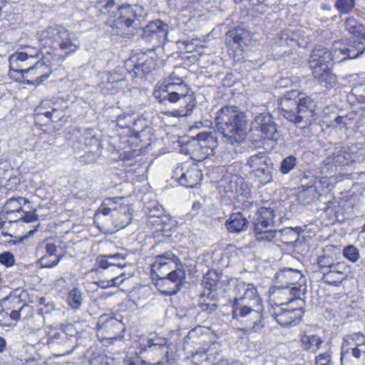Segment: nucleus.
<instances>
[{
    "label": "nucleus",
    "instance_id": "nucleus-1",
    "mask_svg": "<svg viewBox=\"0 0 365 365\" xmlns=\"http://www.w3.org/2000/svg\"><path fill=\"white\" fill-rule=\"evenodd\" d=\"M38 41L44 47L47 48L44 53L49 56H44L42 62L37 61L31 66L29 63V55L24 51V73L34 74V79L24 80V83L41 84L51 74V66L59 60H64L68 55L74 53L80 46V41L76 35L61 25L47 26L38 33Z\"/></svg>",
    "mask_w": 365,
    "mask_h": 365
},
{
    "label": "nucleus",
    "instance_id": "nucleus-2",
    "mask_svg": "<svg viewBox=\"0 0 365 365\" xmlns=\"http://www.w3.org/2000/svg\"><path fill=\"white\" fill-rule=\"evenodd\" d=\"M232 317L245 325L247 332H258L264 327V307L256 287L237 281L234 289Z\"/></svg>",
    "mask_w": 365,
    "mask_h": 365
},
{
    "label": "nucleus",
    "instance_id": "nucleus-3",
    "mask_svg": "<svg viewBox=\"0 0 365 365\" xmlns=\"http://www.w3.org/2000/svg\"><path fill=\"white\" fill-rule=\"evenodd\" d=\"M215 124L227 142L233 145H240L247 135V119L245 114L237 107L227 106L216 113Z\"/></svg>",
    "mask_w": 365,
    "mask_h": 365
},
{
    "label": "nucleus",
    "instance_id": "nucleus-4",
    "mask_svg": "<svg viewBox=\"0 0 365 365\" xmlns=\"http://www.w3.org/2000/svg\"><path fill=\"white\" fill-rule=\"evenodd\" d=\"M102 216H109L117 230L123 229L130 223L131 208L124 203L123 198H108L98 208L95 220H100Z\"/></svg>",
    "mask_w": 365,
    "mask_h": 365
},
{
    "label": "nucleus",
    "instance_id": "nucleus-5",
    "mask_svg": "<svg viewBox=\"0 0 365 365\" xmlns=\"http://www.w3.org/2000/svg\"><path fill=\"white\" fill-rule=\"evenodd\" d=\"M341 365H365V335L353 333L343 338Z\"/></svg>",
    "mask_w": 365,
    "mask_h": 365
},
{
    "label": "nucleus",
    "instance_id": "nucleus-6",
    "mask_svg": "<svg viewBox=\"0 0 365 365\" xmlns=\"http://www.w3.org/2000/svg\"><path fill=\"white\" fill-rule=\"evenodd\" d=\"M191 92V88L185 83L181 78L172 74L167 80L156 84L153 96L160 103L165 104L173 98L183 96Z\"/></svg>",
    "mask_w": 365,
    "mask_h": 365
},
{
    "label": "nucleus",
    "instance_id": "nucleus-7",
    "mask_svg": "<svg viewBox=\"0 0 365 365\" xmlns=\"http://www.w3.org/2000/svg\"><path fill=\"white\" fill-rule=\"evenodd\" d=\"M245 168H248L250 178L260 185H267L272 181V163L264 152H258L250 156Z\"/></svg>",
    "mask_w": 365,
    "mask_h": 365
},
{
    "label": "nucleus",
    "instance_id": "nucleus-8",
    "mask_svg": "<svg viewBox=\"0 0 365 365\" xmlns=\"http://www.w3.org/2000/svg\"><path fill=\"white\" fill-rule=\"evenodd\" d=\"M276 279L277 282L283 287V289L277 292L279 294L287 295L292 293L294 297H301L305 292L304 277L297 269L292 268L281 269L276 274Z\"/></svg>",
    "mask_w": 365,
    "mask_h": 365
},
{
    "label": "nucleus",
    "instance_id": "nucleus-9",
    "mask_svg": "<svg viewBox=\"0 0 365 365\" xmlns=\"http://www.w3.org/2000/svg\"><path fill=\"white\" fill-rule=\"evenodd\" d=\"M217 146V140L215 135L208 133H199L197 137L189 141L186 145L188 153L197 160H202L212 155Z\"/></svg>",
    "mask_w": 365,
    "mask_h": 365
},
{
    "label": "nucleus",
    "instance_id": "nucleus-10",
    "mask_svg": "<svg viewBox=\"0 0 365 365\" xmlns=\"http://www.w3.org/2000/svg\"><path fill=\"white\" fill-rule=\"evenodd\" d=\"M274 213L271 207H261L255 222V234L259 241H271L275 237V231L267 229L274 224Z\"/></svg>",
    "mask_w": 365,
    "mask_h": 365
},
{
    "label": "nucleus",
    "instance_id": "nucleus-11",
    "mask_svg": "<svg viewBox=\"0 0 365 365\" xmlns=\"http://www.w3.org/2000/svg\"><path fill=\"white\" fill-rule=\"evenodd\" d=\"M143 11L142 6L135 5L131 6L130 5H123L118 9L119 18L117 24L120 26V35L128 36L132 34L135 28L138 26L136 22L138 16H141Z\"/></svg>",
    "mask_w": 365,
    "mask_h": 365
},
{
    "label": "nucleus",
    "instance_id": "nucleus-12",
    "mask_svg": "<svg viewBox=\"0 0 365 365\" xmlns=\"http://www.w3.org/2000/svg\"><path fill=\"white\" fill-rule=\"evenodd\" d=\"M173 177L181 185L190 188L200 185L202 180L201 170L196 165L190 163L178 165L174 170Z\"/></svg>",
    "mask_w": 365,
    "mask_h": 365
},
{
    "label": "nucleus",
    "instance_id": "nucleus-13",
    "mask_svg": "<svg viewBox=\"0 0 365 365\" xmlns=\"http://www.w3.org/2000/svg\"><path fill=\"white\" fill-rule=\"evenodd\" d=\"M185 279V273L182 269H177L169 275L158 277L156 286L164 295L175 294L180 290Z\"/></svg>",
    "mask_w": 365,
    "mask_h": 365
},
{
    "label": "nucleus",
    "instance_id": "nucleus-14",
    "mask_svg": "<svg viewBox=\"0 0 365 365\" xmlns=\"http://www.w3.org/2000/svg\"><path fill=\"white\" fill-rule=\"evenodd\" d=\"M72 146L77 151L96 152L99 150L100 142L92 130H76L72 133Z\"/></svg>",
    "mask_w": 365,
    "mask_h": 365
},
{
    "label": "nucleus",
    "instance_id": "nucleus-15",
    "mask_svg": "<svg viewBox=\"0 0 365 365\" xmlns=\"http://www.w3.org/2000/svg\"><path fill=\"white\" fill-rule=\"evenodd\" d=\"M179 259L172 253L166 252L156 256L152 264V274L157 278L169 275L178 267Z\"/></svg>",
    "mask_w": 365,
    "mask_h": 365
},
{
    "label": "nucleus",
    "instance_id": "nucleus-16",
    "mask_svg": "<svg viewBox=\"0 0 365 365\" xmlns=\"http://www.w3.org/2000/svg\"><path fill=\"white\" fill-rule=\"evenodd\" d=\"M168 102L175 104L178 108L173 110L167 111L165 115L169 117L175 118L187 117L190 115L197 104L193 91L183 96L173 98Z\"/></svg>",
    "mask_w": 365,
    "mask_h": 365
},
{
    "label": "nucleus",
    "instance_id": "nucleus-17",
    "mask_svg": "<svg viewBox=\"0 0 365 365\" xmlns=\"http://www.w3.org/2000/svg\"><path fill=\"white\" fill-rule=\"evenodd\" d=\"M64 116L63 108L56 106L50 100H43L36 108V120H41L43 117L46 118L45 124L50 121H61Z\"/></svg>",
    "mask_w": 365,
    "mask_h": 365
},
{
    "label": "nucleus",
    "instance_id": "nucleus-18",
    "mask_svg": "<svg viewBox=\"0 0 365 365\" xmlns=\"http://www.w3.org/2000/svg\"><path fill=\"white\" fill-rule=\"evenodd\" d=\"M253 128L260 131L264 138L276 140L277 138V132L276 125L273 123L272 116L262 113L255 118L252 123Z\"/></svg>",
    "mask_w": 365,
    "mask_h": 365
},
{
    "label": "nucleus",
    "instance_id": "nucleus-19",
    "mask_svg": "<svg viewBox=\"0 0 365 365\" xmlns=\"http://www.w3.org/2000/svg\"><path fill=\"white\" fill-rule=\"evenodd\" d=\"M272 314L280 325L287 327L299 323L302 317V311L301 309L282 307L274 309Z\"/></svg>",
    "mask_w": 365,
    "mask_h": 365
},
{
    "label": "nucleus",
    "instance_id": "nucleus-20",
    "mask_svg": "<svg viewBox=\"0 0 365 365\" xmlns=\"http://www.w3.org/2000/svg\"><path fill=\"white\" fill-rule=\"evenodd\" d=\"M130 61L133 63V71L138 76L150 73L156 66V58L153 54L141 53L133 56Z\"/></svg>",
    "mask_w": 365,
    "mask_h": 365
},
{
    "label": "nucleus",
    "instance_id": "nucleus-21",
    "mask_svg": "<svg viewBox=\"0 0 365 365\" xmlns=\"http://www.w3.org/2000/svg\"><path fill=\"white\" fill-rule=\"evenodd\" d=\"M297 102L290 98H282L279 102V109L280 115L290 122L294 123H300L307 115H297Z\"/></svg>",
    "mask_w": 365,
    "mask_h": 365
},
{
    "label": "nucleus",
    "instance_id": "nucleus-22",
    "mask_svg": "<svg viewBox=\"0 0 365 365\" xmlns=\"http://www.w3.org/2000/svg\"><path fill=\"white\" fill-rule=\"evenodd\" d=\"M167 346H168V340L158 334H151L147 338L140 337L139 339L138 348L139 351L138 354H142L148 349L156 350Z\"/></svg>",
    "mask_w": 365,
    "mask_h": 365
},
{
    "label": "nucleus",
    "instance_id": "nucleus-23",
    "mask_svg": "<svg viewBox=\"0 0 365 365\" xmlns=\"http://www.w3.org/2000/svg\"><path fill=\"white\" fill-rule=\"evenodd\" d=\"M104 262H101V267L105 269V274L120 272V268L125 265L126 255L123 253H116L115 255H105Z\"/></svg>",
    "mask_w": 365,
    "mask_h": 365
},
{
    "label": "nucleus",
    "instance_id": "nucleus-24",
    "mask_svg": "<svg viewBox=\"0 0 365 365\" xmlns=\"http://www.w3.org/2000/svg\"><path fill=\"white\" fill-rule=\"evenodd\" d=\"M347 267L342 262H337L328 271H323V279L331 284H336L346 278Z\"/></svg>",
    "mask_w": 365,
    "mask_h": 365
},
{
    "label": "nucleus",
    "instance_id": "nucleus-25",
    "mask_svg": "<svg viewBox=\"0 0 365 365\" xmlns=\"http://www.w3.org/2000/svg\"><path fill=\"white\" fill-rule=\"evenodd\" d=\"M332 57L330 52L325 48H317L312 51L309 58L311 68L314 67L329 66Z\"/></svg>",
    "mask_w": 365,
    "mask_h": 365
},
{
    "label": "nucleus",
    "instance_id": "nucleus-26",
    "mask_svg": "<svg viewBox=\"0 0 365 365\" xmlns=\"http://www.w3.org/2000/svg\"><path fill=\"white\" fill-rule=\"evenodd\" d=\"M21 210V203L19 202L18 199L11 198L8 200L4 206V212L1 214V217L0 218V227L3 228L4 225L6 224L5 222H3V219L8 220L9 223L12 222H17L19 220L23 218L22 216L15 218L12 217V215L19 213L20 214V210Z\"/></svg>",
    "mask_w": 365,
    "mask_h": 365
},
{
    "label": "nucleus",
    "instance_id": "nucleus-27",
    "mask_svg": "<svg viewBox=\"0 0 365 365\" xmlns=\"http://www.w3.org/2000/svg\"><path fill=\"white\" fill-rule=\"evenodd\" d=\"M98 326V335H103L106 332L108 334L109 331L115 332L116 330H123V324L120 320L107 314H103L100 317Z\"/></svg>",
    "mask_w": 365,
    "mask_h": 365
},
{
    "label": "nucleus",
    "instance_id": "nucleus-28",
    "mask_svg": "<svg viewBox=\"0 0 365 365\" xmlns=\"http://www.w3.org/2000/svg\"><path fill=\"white\" fill-rule=\"evenodd\" d=\"M23 53L16 52L9 57L10 70L9 75L18 83L23 81Z\"/></svg>",
    "mask_w": 365,
    "mask_h": 365
},
{
    "label": "nucleus",
    "instance_id": "nucleus-29",
    "mask_svg": "<svg viewBox=\"0 0 365 365\" xmlns=\"http://www.w3.org/2000/svg\"><path fill=\"white\" fill-rule=\"evenodd\" d=\"M168 25L160 20L149 23L144 29V35L148 38H166L168 36Z\"/></svg>",
    "mask_w": 365,
    "mask_h": 365
},
{
    "label": "nucleus",
    "instance_id": "nucleus-30",
    "mask_svg": "<svg viewBox=\"0 0 365 365\" xmlns=\"http://www.w3.org/2000/svg\"><path fill=\"white\" fill-rule=\"evenodd\" d=\"M101 278L97 284L101 288L106 289L113 286H118L124 281L123 274L120 272L115 271L109 274H105V269L100 273Z\"/></svg>",
    "mask_w": 365,
    "mask_h": 365
},
{
    "label": "nucleus",
    "instance_id": "nucleus-31",
    "mask_svg": "<svg viewBox=\"0 0 365 365\" xmlns=\"http://www.w3.org/2000/svg\"><path fill=\"white\" fill-rule=\"evenodd\" d=\"M314 78L321 85L327 86L336 80L334 74L331 72L329 66L314 67L311 68Z\"/></svg>",
    "mask_w": 365,
    "mask_h": 365
},
{
    "label": "nucleus",
    "instance_id": "nucleus-32",
    "mask_svg": "<svg viewBox=\"0 0 365 365\" xmlns=\"http://www.w3.org/2000/svg\"><path fill=\"white\" fill-rule=\"evenodd\" d=\"M350 162H353L350 153L339 152L325 159L324 169L328 171L332 166L346 165H349Z\"/></svg>",
    "mask_w": 365,
    "mask_h": 365
},
{
    "label": "nucleus",
    "instance_id": "nucleus-33",
    "mask_svg": "<svg viewBox=\"0 0 365 365\" xmlns=\"http://www.w3.org/2000/svg\"><path fill=\"white\" fill-rule=\"evenodd\" d=\"M300 341L302 346L304 350L313 353H315L319 350L324 343V341L320 336L307 334H303L301 335Z\"/></svg>",
    "mask_w": 365,
    "mask_h": 365
},
{
    "label": "nucleus",
    "instance_id": "nucleus-34",
    "mask_svg": "<svg viewBox=\"0 0 365 365\" xmlns=\"http://www.w3.org/2000/svg\"><path fill=\"white\" fill-rule=\"evenodd\" d=\"M247 221L241 213H232L227 222V228L231 232H240L246 230Z\"/></svg>",
    "mask_w": 365,
    "mask_h": 365
},
{
    "label": "nucleus",
    "instance_id": "nucleus-35",
    "mask_svg": "<svg viewBox=\"0 0 365 365\" xmlns=\"http://www.w3.org/2000/svg\"><path fill=\"white\" fill-rule=\"evenodd\" d=\"M344 26L345 29L351 34L365 40V27L354 18H348L344 23Z\"/></svg>",
    "mask_w": 365,
    "mask_h": 365
},
{
    "label": "nucleus",
    "instance_id": "nucleus-36",
    "mask_svg": "<svg viewBox=\"0 0 365 365\" xmlns=\"http://www.w3.org/2000/svg\"><path fill=\"white\" fill-rule=\"evenodd\" d=\"M344 45L347 59L356 58L365 51V46L359 41H350Z\"/></svg>",
    "mask_w": 365,
    "mask_h": 365
},
{
    "label": "nucleus",
    "instance_id": "nucleus-37",
    "mask_svg": "<svg viewBox=\"0 0 365 365\" xmlns=\"http://www.w3.org/2000/svg\"><path fill=\"white\" fill-rule=\"evenodd\" d=\"M297 113L298 115H307L304 118L308 119L309 117L313 116L314 103L309 97L302 98L297 103Z\"/></svg>",
    "mask_w": 365,
    "mask_h": 365
},
{
    "label": "nucleus",
    "instance_id": "nucleus-38",
    "mask_svg": "<svg viewBox=\"0 0 365 365\" xmlns=\"http://www.w3.org/2000/svg\"><path fill=\"white\" fill-rule=\"evenodd\" d=\"M23 308L21 306L18 311H12L9 314L8 312L2 310L0 312V326L3 328H9L13 326L14 321L20 318V311Z\"/></svg>",
    "mask_w": 365,
    "mask_h": 365
},
{
    "label": "nucleus",
    "instance_id": "nucleus-39",
    "mask_svg": "<svg viewBox=\"0 0 365 365\" xmlns=\"http://www.w3.org/2000/svg\"><path fill=\"white\" fill-rule=\"evenodd\" d=\"M332 57L331 61L340 63L347 59L345 45L341 41L335 42L331 47V51H329Z\"/></svg>",
    "mask_w": 365,
    "mask_h": 365
},
{
    "label": "nucleus",
    "instance_id": "nucleus-40",
    "mask_svg": "<svg viewBox=\"0 0 365 365\" xmlns=\"http://www.w3.org/2000/svg\"><path fill=\"white\" fill-rule=\"evenodd\" d=\"M282 289L283 287L278 288L277 290L274 291L271 295V301L274 302V304L277 307V308L287 305L289 302H292L294 299L296 298L293 296L292 293L287 294V295L279 294L277 292ZM297 298L299 299L300 297Z\"/></svg>",
    "mask_w": 365,
    "mask_h": 365
},
{
    "label": "nucleus",
    "instance_id": "nucleus-41",
    "mask_svg": "<svg viewBox=\"0 0 365 365\" xmlns=\"http://www.w3.org/2000/svg\"><path fill=\"white\" fill-rule=\"evenodd\" d=\"M318 195L319 193L314 186H309L299 192L297 200L300 203L306 205L314 200Z\"/></svg>",
    "mask_w": 365,
    "mask_h": 365
},
{
    "label": "nucleus",
    "instance_id": "nucleus-42",
    "mask_svg": "<svg viewBox=\"0 0 365 365\" xmlns=\"http://www.w3.org/2000/svg\"><path fill=\"white\" fill-rule=\"evenodd\" d=\"M82 292L78 288L75 287L69 292L67 302L71 308L78 309L82 304Z\"/></svg>",
    "mask_w": 365,
    "mask_h": 365
},
{
    "label": "nucleus",
    "instance_id": "nucleus-43",
    "mask_svg": "<svg viewBox=\"0 0 365 365\" xmlns=\"http://www.w3.org/2000/svg\"><path fill=\"white\" fill-rule=\"evenodd\" d=\"M353 114H346L345 115L337 116L334 118L331 125L334 128L339 130H346L347 126L350 125L354 120Z\"/></svg>",
    "mask_w": 365,
    "mask_h": 365
},
{
    "label": "nucleus",
    "instance_id": "nucleus-44",
    "mask_svg": "<svg viewBox=\"0 0 365 365\" xmlns=\"http://www.w3.org/2000/svg\"><path fill=\"white\" fill-rule=\"evenodd\" d=\"M56 246L51 242H48L46 245V255L43 258L45 260L47 257H52L51 263L46 264L44 266L47 267H52L56 266L59 262V257L56 255Z\"/></svg>",
    "mask_w": 365,
    "mask_h": 365
},
{
    "label": "nucleus",
    "instance_id": "nucleus-45",
    "mask_svg": "<svg viewBox=\"0 0 365 365\" xmlns=\"http://www.w3.org/2000/svg\"><path fill=\"white\" fill-rule=\"evenodd\" d=\"M355 6V0H336L335 9L341 14H348Z\"/></svg>",
    "mask_w": 365,
    "mask_h": 365
},
{
    "label": "nucleus",
    "instance_id": "nucleus-46",
    "mask_svg": "<svg viewBox=\"0 0 365 365\" xmlns=\"http://www.w3.org/2000/svg\"><path fill=\"white\" fill-rule=\"evenodd\" d=\"M133 113H123L122 115H119L116 119L118 126L121 128H125L135 125L137 123V120L135 118H133Z\"/></svg>",
    "mask_w": 365,
    "mask_h": 365
},
{
    "label": "nucleus",
    "instance_id": "nucleus-47",
    "mask_svg": "<svg viewBox=\"0 0 365 365\" xmlns=\"http://www.w3.org/2000/svg\"><path fill=\"white\" fill-rule=\"evenodd\" d=\"M344 257L352 262H356L360 257L359 250L354 245H349L343 250Z\"/></svg>",
    "mask_w": 365,
    "mask_h": 365
},
{
    "label": "nucleus",
    "instance_id": "nucleus-48",
    "mask_svg": "<svg viewBox=\"0 0 365 365\" xmlns=\"http://www.w3.org/2000/svg\"><path fill=\"white\" fill-rule=\"evenodd\" d=\"M231 35L233 36L234 41L240 45L242 41L250 37V33L248 30L242 28H237L235 31L231 32Z\"/></svg>",
    "mask_w": 365,
    "mask_h": 365
},
{
    "label": "nucleus",
    "instance_id": "nucleus-49",
    "mask_svg": "<svg viewBox=\"0 0 365 365\" xmlns=\"http://www.w3.org/2000/svg\"><path fill=\"white\" fill-rule=\"evenodd\" d=\"M296 165V158L289 155L284 159L281 163L280 170L283 174L289 173Z\"/></svg>",
    "mask_w": 365,
    "mask_h": 365
},
{
    "label": "nucleus",
    "instance_id": "nucleus-50",
    "mask_svg": "<svg viewBox=\"0 0 365 365\" xmlns=\"http://www.w3.org/2000/svg\"><path fill=\"white\" fill-rule=\"evenodd\" d=\"M331 352L329 350L317 355L315 358V365H333Z\"/></svg>",
    "mask_w": 365,
    "mask_h": 365
},
{
    "label": "nucleus",
    "instance_id": "nucleus-51",
    "mask_svg": "<svg viewBox=\"0 0 365 365\" xmlns=\"http://www.w3.org/2000/svg\"><path fill=\"white\" fill-rule=\"evenodd\" d=\"M80 326V323L77 322L67 323L63 325L62 331L66 335L74 336L78 332V328Z\"/></svg>",
    "mask_w": 365,
    "mask_h": 365
},
{
    "label": "nucleus",
    "instance_id": "nucleus-52",
    "mask_svg": "<svg viewBox=\"0 0 365 365\" xmlns=\"http://www.w3.org/2000/svg\"><path fill=\"white\" fill-rule=\"evenodd\" d=\"M318 263L322 272L324 270L328 271L331 269V267L336 264L334 262L332 257L325 255L318 259Z\"/></svg>",
    "mask_w": 365,
    "mask_h": 365
},
{
    "label": "nucleus",
    "instance_id": "nucleus-53",
    "mask_svg": "<svg viewBox=\"0 0 365 365\" xmlns=\"http://www.w3.org/2000/svg\"><path fill=\"white\" fill-rule=\"evenodd\" d=\"M15 262L14 255L9 252H4L0 254V263L6 267H11Z\"/></svg>",
    "mask_w": 365,
    "mask_h": 365
},
{
    "label": "nucleus",
    "instance_id": "nucleus-54",
    "mask_svg": "<svg viewBox=\"0 0 365 365\" xmlns=\"http://www.w3.org/2000/svg\"><path fill=\"white\" fill-rule=\"evenodd\" d=\"M148 224H150L153 226L155 231H163L164 225L163 221L160 217L151 216L150 217Z\"/></svg>",
    "mask_w": 365,
    "mask_h": 365
},
{
    "label": "nucleus",
    "instance_id": "nucleus-55",
    "mask_svg": "<svg viewBox=\"0 0 365 365\" xmlns=\"http://www.w3.org/2000/svg\"><path fill=\"white\" fill-rule=\"evenodd\" d=\"M218 346V344L217 343H212L207 349H205V351H196L194 354H192V357L195 359L197 356L200 355L201 357L205 356V360L208 359V356L207 355L211 356L209 352L213 349H217Z\"/></svg>",
    "mask_w": 365,
    "mask_h": 365
},
{
    "label": "nucleus",
    "instance_id": "nucleus-56",
    "mask_svg": "<svg viewBox=\"0 0 365 365\" xmlns=\"http://www.w3.org/2000/svg\"><path fill=\"white\" fill-rule=\"evenodd\" d=\"M354 95L363 91L364 94L360 95L359 96L364 100H361V101H365V85H361L358 88H354L353 91Z\"/></svg>",
    "mask_w": 365,
    "mask_h": 365
},
{
    "label": "nucleus",
    "instance_id": "nucleus-57",
    "mask_svg": "<svg viewBox=\"0 0 365 365\" xmlns=\"http://www.w3.org/2000/svg\"><path fill=\"white\" fill-rule=\"evenodd\" d=\"M6 180V170L0 168V183H2L4 180Z\"/></svg>",
    "mask_w": 365,
    "mask_h": 365
},
{
    "label": "nucleus",
    "instance_id": "nucleus-58",
    "mask_svg": "<svg viewBox=\"0 0 365 365\" xmlns=\"http://www.w3.org/2000/svg\"><path fill=\"white\" fill-rule=\"evenodd\" d=\"M104 1H106V4L104 6H103L105 7V8H108V7H110V6H112L113 5V0H101L100 4H103Z\"/></svg>",
    "mask_w": 365,
    "mask_h": 365
},
{
    "label": "nucleus",
    "instance_id": "nucleus-59",
    "mask_svg": "<svg viewBox=\"0 0 365 365\" xmlns=\"http://www.w3.org/2000/svg\"><path fill=\"white\" fill-rule=\"evenodd\" d=\"M6 346V341L4 338L0 337V352L3 351Z\"/></svg>",
    "mask_w": 365,
    "mask_h": 365
},
{
    "label": "nucleus",
    "instance_id": "nucleus-60",
    "mask_svg": "<svg viewBox=\"0 0 365 365\" xmlns=\"http://www.w3.org/2000/svg\"><path fill=\"white\" fill-rule=\"evenodd\" d=\"M108 338L109 339H110L112 341L111 342H113L116 340H120L122 339V336H108Z\"/></svg>",
    "mask_w": 365,
    "mask_h": 365
},
{
    "label": "nucleus",
    "instance_id": "nucleus-61",
    "mask_svg": "<svg viewBox=\"0 0 365 365\" xmlns=\"http://www.w3.org/2000/svg\"><path fill=\"white\" fill-rule=\"evenodd\" d=\"M21 292H22V291H21V290H20V289H16V290H14V294H14V297L20 296V295L21 294Z\"/></svg>",
    "mask_w": 365,
    "mask_h": 365
},
{
    "label": "nucleus",
    "instance_id": "nucleus-62",
    "mask_svg": "<svg viewBox=\"0 0 365 365\" xmlns=\"http://www.w3.org/2000/svg\"><path fill=\"white\" fill-rule=\"evenodd\" d=\"M165 357H166V361H167L169 364H173V361H171V359H169V357H168V351H166Z\"/></svg>",
    "mask_w": 365,
    "mask_h": 365
},
{
    "label": "nucleus",
    "instance_id": "nucleus-63",
    "mask_svg": "<svg viewBox=\"0 0 365 365\" xmlns=\"http://www.w3.org/2000/svg\"><path fill=\"white\" fill-rule=\"evenodd\" d=\"M185 48H186L187 52H192V50L190 48V44H186L185 45Z\"/></svg>",
    "mask_w": 365,
    "mask_h": 365
},
{
    "label": "nucleus",
    "instance_id": "nucleus-64",
    "mask_svg": "<svg viewBox=\"0 0 365 365\" xmlns=\"http://www.w3.org/2000/svg\"><path fill=\"white\" fill-rule=\"evenodd\" d=\"M36 231V230H30L27 235H24V238L27 237L28 236H30L34 232Z\"/></svg>",
    "mask_w": 365,
    "mask_h": 365
}]
</instances>
